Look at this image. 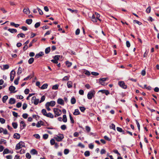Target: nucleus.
Returning <instances> with one entry per match:
<instances>
[{
    "label": "nucleus",
    "mask_w": 159,
    "mask_h": 159,
    "mask_svg": "<svg viewBox=\"0 0 159 159\" xmlns=\"http://www.w3.org/2000/svg\"><path fill=\"white\" fill-rule=\"evenodd\" d=\"M79 108L80 110L82 112H84L85 110V108L83 107H80Z\"/></svg>",
    "instance_id": "42"
},
{
    "label": "nucleus",
    "mask_w": 159,
    "mask_h": 159,
    "mask_svg": "<svg viewBox=\"0 0 159 159\" xmlns=\"http://www.w3.org/2000/svg\"><path fill=\"white\" fill-rule=\"evenodd\" d=\"M62 120L64 122H67V119L66 118V115H63Z\"/></svg>",
    "instance_id": "33"
},
{
    "label": "nucleus",
    "mask_w": 159,
    "mask_h": 159,
    "mask_svg": "<svg viewBox=\"0 0 159 159\" xmlns=\"http://www.w3.org/2000/svg\"><path fill=\"white\" fill-rule=\"evenodd\" d=\"M40 22H37L34 25V27L36 28H37L39 27L40 25Z\"/></svg>",
    "instance_id": "51"
},
{
    "label": "nucleus",
    "mask_w": 159,
    "mask_h": 159,
    "mask_svg": "<svg viewBox=\"0 0 159 159\" xmlns=\"http://www.w3.org/2000/svg\"><path fill=\"white\" fill-rule=\"evenodd\" d=\"M58 85L57 84L55 85H53L52 87V89H53L56 90L58 88Z\"/></svg>",
    "instance_id": "50"
},
{
    "label": "nucleus",
    "mask_w": 159,
    "mask_h": 159,
    "mask_svg": "<svg viewBox=\"0 0 159 159\" xmlns=\"http://www.w3.org/2000/svg\"><path fill=\"white\" fill-rule=\"evenodd\" d=\"M110 129H112L114 130H116L115 126L113 124H111V125L110 126Z\"/></svg>",
    "instance_id": "39"
},
{
    "label": "nucleus",
    "mask_w": 159,
    "mask_h": 159,
    "mask_svg": "<svg viewBox=\"0 0 159 159\" xmlns=\"http://www.w3.org/2000/svg\"><path fill=\"white\" fill-rule=\"evenodd\" d=\"M16 89V88L13 86H11L9 87V90L10 91L11 93H16V91H14V90Z\"/></svg>",
    "instance_id": "11"
},
{
    "label": "nucleus",
    "mask_w": 159,
    "mask_h": 159,
    "mask_svg": "<svg viewBox=\"0 0 159 159\" xmlns=\"http://www.w3.org/2000/svg\"><path fill=\"white\" fill-rule=\"evenodd\" d=\"M46 116L51 118H54L53 115L51 113H48L46 115Z\"/></svg>",
    "instance_id": "23"
},
{
    "label": "nucleus",
    "mask_w": 159,
    "mask_h": 159,
    "mask_svg": "<svg viewBox=\"0 0 159 159\" xmlns=\"http://www.w3.org/2000/svg\"><path fill=\"white\" fill-rule=\"evenodd\" d=\"M34 136L37 139H39L40 136L38 134H35L34 135Z\"/></svg>",
    "instance_id": "53"
},
{
    "label": "nucleus",
    "mask_w": 159,
    "mask_h": 159,
    "mask_svg": "<svg viewBox=\"0 0 159 159\" xmlns=\"http://www.w3.org/2000/svg\"><path fill=\"white\" fill-rule=\"evenodd\" d=\"M56 104V102L54 101H52L50 102H47L46 104L49 106L51 107L54 106Z\"/></svg>",
    "instance_id": "9"
},
{
    "label": "nucleus",
    "mask_w": 159,
    "mask_h": 159,
    "mask_svg": "<svg viewBox=\"0 0 159 159\" xmlns=\"http://www.w3.org/2000/svg\"><path fill=\"white\" fill-rule=\"evenodd\" d=\"M43 125V122L42 121H40L38 122L36 126L38 127H40L41 125Z\"/></svg>",
    "instance_id": "15"
},
{
    "label": "nucleus",
    "mask_w": 159,
    "mask_h": 159,
    "mask_svg": "<svg viewBox=\"0 0 159 159\" xmlns=\"http://www.w3.org/2000/svg\"><path fill=\"white\" fill-rule=\"evenodd\" d=\"M8 30L11 33H15L17 32V30L14 29H9Z\"/></svg>",
    "instance_id": "18"
},
{
    "label": "nucleus",
    "mask_w": 159,
    "mask_h": 159,
    "mask_svg": "<svg viewBox=\"0 0 159 159\" xmlns=\"http://www.w3.org/2000/svg\"><path fill=\"white\" fill-rule=\"evenodd\" d=\"M31 101L32 103H34V104L36 105L38 104L39 102V99H36V97L34 96L32 97Z\"/></svg>",
    "instance_id": "5"
},
{
    "label": "nucleus",
    "mask_w": 159,
    "mask_h": 159,
    "mask_svg": "<svg viewBox=\"0 0 159 159\" xmlns=\"http://www.w3.org/2000/svg\"><path fill=\"white\" fill-rule=\"evenodd\" d=\"M15 72L14 70H12L10 73V80L11 81L13 80L15 74Z\"/></svg>",
    "instance_id": "8"
},
{
    "label": "nucleus",
    "mask_w": 159,
    "mask_h": 159,
    "mask_svg": "<svg viewBox=\"0 0 159 159\" xmlns=\"http://www.w3.org/2000/svg\"><path fill=\"white\" fill-rule=\"evenodd\" d=\"M50 143L51 145H53L55 143V140L54 139H52L50 141Z\"/></svg>",
    "instance_id": "45"
},
{
    "label": "nucleus",
    "mask_w": 159,
    "mask_h": 159,
    "mask_svg": "<svg viewBox=\"0 0 159 159\" xmlns=\"http://www.w3.org/2000/svg\"><path fill=\"white\" fill-rule=\"evenodd\" d=\"M50 47H48L45 50V53L48 54L50 52Z\"/></svg>",
    "instance_id": "38"
},
{
    "label": "nucleus",
    "mask_w": 159,
    "mask_h": 159,
    "mask_svg": "<svg viewBox=\"0 0 159 159\" xmlns=\"http://www.w3.org/2000/svg\"><path fill=\"white\" fill-rule=\"evenodd\" d=\"M22 72V68L20 67H19L17 74L18 75H20Z\"/></svg>",
    "instance_id": "41"
},
{
    "label": "nucleus",
    "mask_w": 159,
    "mask_h": 159,
    "mask_svg": "<svg viewBox=\"0 0 159 159\" xmlns=\"http://www.w3.org/2000/svg\"><path fill=\"white\" fill-rule=\"evenodd\" d=\"M3 68L2 69V70H4L6 69H7L9 68V66L8 65H3Z\"/></svg>",
    "instance_id": "32"
},
{
    "label": "nucleus",
    "mask_w": 159,
    "mask_h": 159,
    "mask_svg": "<svg viewBox=\"0 0 159 159\" xmlns=\"http://www.w3.org/2000/svg\"><path fill=\"white\" fill-rule=\"evenodd\" d=\"M116 129L117 131L120 132H124V131L122 129L119 127H117Z\"/></svg>",
    "instance_id": "37"
},
{
    "label": "nucleus",
    "mask_w": 159,
    "mask_h": 159,
    "mask_svg": "<svg viewBox=\"0 0 159 159\" xmlns=\"http://www.w3.org/2000/svg\"><path fill=\"white\" fill-rule=\"evenodd\" d=\"M85 128L86 130L87 131V132H89L90 131V128L89 126H86L85 127Z\"/></svg>",
    "instance_id": "58"
},
{
    "label": "nucleus",
    "mask_w": 159,
    "mask_h": 159,
    "mask_svg": "<svg viewBox=\"0 0 159 159\" xmlns=\"http://www.w3.org/2000/svg\"><path fill=\"white\" fill-rule=\"evenodd\" d=\"M90 152L89 151H87L84 153V155L85 157H88L90 155Z\"/></svg>",
    "instance_id": "36"
},
{
    "label": "nucleus",
    "mask_w": 159,
    "mask_h": 159,
    "mask_svg": "<svg viewBox=\"0 0 159 159\" xmlns=\"http://www.w3.org/2000/svg\"><path fill=\"white\" fill-rule=\"evenodd\" d=\"M92 20L94 22H97V18L96 17L95 15L93 14L92 17Z\"/></svg>",
    "instance_id": "16"
},
{
    "label": "nucleus",
    "mask_w": 159,
    "mask_h": 159,
    "mask_svg": "<svg viewBox=\"0 0 159 159\" xmlns=\"http://www.w3.org/2000/svg\"><path fill=\"white\" fill-rule=\"evenodd\" d=\"M41 112L45 116H46V115L48 114L46 110L45 109H43L41 111Z\"/></svg>",
    "instance_id": "30"
},
{
    "label": "nucleus",
    "mask_w": 159,
    "mask_h": 159,
    "mask_svg": "<svg viewBox=\"0 0 159 159\" xmlns=\"http://www.w3.org/2000/svg\"><path fill=\"white\" fill-rule=\"evenodd\" d=\"M32 20L31 19H28L26 21V23L28 25L31 24L32 23Z\"/></svg>",
    "instance_id": "28"
},
{
    "label": "nucleus",
    "mask_w": 159,
    "mask_h": 159,
    "mask_svg": "<svg viewBox=\"0 0 159 159\" xmlns=\"http://www.w3.org/2000/svg\"><path fill=\"white\" fill-rule=\"evenodd\" d=\"M0 122L2 124H4L5 122V120L3 118L0 117Z\"/></svg>",
    "instance_id": "52"
},
{
    "label": "nucleus",
    "mask_w": 159,
    "mask_h": 159,
    "mask_svg": "<svg viewBox=\"0 0 159 159\" xmlns=\"http://www.w3.org/2000/svg\"><path fill=\"white\" fill-rule=\"evenodd\" d=\"M61 129L63 130H65L66 129V126L65 125H63L61 126Z\"/></svg>",
    "instance_id": "48"
},
{
    "label": "nucleus",
    "mask_w": 159,
    "mask_h": 159,
    "mask_svg": "<svg viewBox=\"0 0 159 159\" xmlns=\"http://www.w3.org/2000/svg\"><path fill=\"white\" fill-rule=\"evenodd\" d=\"M8 98V97L7 95L4 96L2 98V101L3 103H5L7 100Z\"/></svg>",
    "instance_id": "22"
},
{
    "label": "nucleus",
    "mask_w": 159,
    "mask_h": 159,
    "mask_svg": "<svg viewBox=\"0 0 159 159\" xmlns=\"http://www.w3.org/2000/svg\"><path fill=\"white\" fill-rule=\"evenodd\" d=\"M30 152L32 155L37 154L38 153L37 151L34 149H32L30 151Z\"/></svg>",
    "instance_id": "19"
},
{
    "label": "nucleus",
    "mask_w": 159,
    "mask_h": 159,
    "mask_svg": "<svg viewBox=\"0 0 159 159\" xmlns=\"http://www.w3.org/2000/svg\"><path fill=\"white\" fill-rule=\"evenodd\" d=\"M57 102L58 104L61 105H63L64 103V100L61 98H59L57 100Z\"/></svg>",
    "instance_id": "13"
},
{
    "label": "nucleus",
    "mask_w": 159,
    "mask_h": 159,
    "mask_svg": "<svg viewBox=\"0 0 159 159\" xmlns=\"http://www.w3.org/2000/svg\"><path fill=\"white\" fill-rule=\"evenodd\" d=\"M69 117L71 123L72 124L74 123V120L70 114L69 115Z\"/></svg>",
    "instance_id": "44"
},
{
    "label": "nucleus",
    "mask_w": 159,
    "mask_h": 159,
    "mask_svg": "<svg viewBox=\"0 0 159 159\" xmlns=\"http://www.w3.org/2000/svg\"><path fill=\"white\" fill-rule=\"evenodd\" d=\"M53 111L55 114L54 117H55L60 116L62 113L61 110L58 108H54Z\"/></svg>",
    "instance_id": "1"
},
{
    "label": "nucleus",
    "mask_w": 159,
    "mask_h": 159,
    "mask_svg": "<svg viewBox=\"0 0 159 159\" xmlns=\"http://www.w3.org/2000/svg\"><path fill=\"white\" fill-rule=\"evenodd\" d=\"M28 114L27 113H24L22 115V117L26 119L28 117Z\"/></svg>",
    "instance_id": "62"
},
{
    "label": "nucleus",
    "mask_w": 159,
    "mask_h": 159,
    "mask_svg": "<svg viewBox=\"0 0 159 159\" xmlns=\"http://www.w3.org/2000/svg\"><path fill=\"white\" fill-rule=\"evenodd\" d=\"M13 137L14 139H19L20 138V134L17 133H15L13 135Z\"/></svg>",
    "instance_id": "14"
},
{
    "label": "nucleus",
    "mask_w": 159,
    "mask_h": 159,
    "mask_svg": "<svg viewBox=\"0 0 159 159\" xmlns=\"http://www.w3.org/2000/svg\"><path fill=\"white\" fill-rule=\"evenodd\" d=\"M107 78H102L99 79V82L100 84L103 85H106L107 84L104 83V82L107 79Z\"/></svg>",
    "instance_id": "6"
},
{
    "label": "nucleus",
    "mask_w": 159,
    "mask_h": 159,
    "mask_svg": "<svg viewBox=\"0 0 159 159\" xmlns=\"http://www.w3.org/2000/svg\"><path fill=\"white\" fill-rule=\"evenodd\" d=\"M9 152V150L7 148H6L4 150L3 152V154H7Z\"/></svg>",
    "instance_id": "40"
},
{
    "label": "nucleus",
    "mask_w": 159,
    "mask_h": 159,
    "mask_svg": "<svg viewBox=\"0 0 159 159\" xmlns=\"http://www.w3.org/2000/svg\"><path fill=\"white\" fill-rule=\"evenodd\" d=\"M22 105V103L21 102H18L17 103V104L16 105V107L17 108H20V107Z\"/></svg>",
    "instance_id": "55"
},
{
    "label": "nucleus",
    "mask_w": 159,
    "mask_h": 159,
    "mask_svg": "<svg viewBox=\"0 0 159 159\" xmlns=\"http://www.w3.org/2000/svg\"><path fill=\"white\" fill-rule=\"evenodd\" d=\"M80 30L79 29H77L75 32V34L76 35H78L80 34Z\"/></svg>",
    "instance_id": "59"
},
{
    "label": "nucleus",
    "mask_w": 159,
    "mask_h": 159,
    "mask_svg": "<svg viewBox=\"0 0 159 159\" xmlns=\"http://www.w3.org/2000/svg\"><path fill=\"white\" fill-rule=\"evenodd\" d=\"M23 12L26 14H28L30 13V11L28 8H25L23 10Z\"/></svg>",
    "instance_id": "20"
},
{
    "label": "nucleus",
    "mask_w": 159,
    "mask_h": 159,
    "mask_svg": "<svg viewBox=\"0 0 159 159\" xmlns=\"http://www.w3.org/2000/svg\"><path fill=\"white\" fill-rule=\"evenodd\" d=\"M126 46L128 48H129L130 47V43L129 41H126Z\"/></svg>",
    "instance_id": "60"
},
{
    "label": "nucleus",
    "mask_w": 159,
    "mask_h": 159,
    "mask_svg": "<svg viewBox=\"0 0 159 159\" xmlns=\"http://www.w3.org/2000/svg\"><path fill=\"white\" fill-rule=\"evenodd\" d=\"M113 152L115 153H116V154H118V155H119V156H120V154L118 152V151L117 150H114L113 151Z\"/></svg>",
    "instance_id": "63"
},
{
    "label": "nucleus",
    "mask_w": 159,
    "mask_h": 159,
    "mask_svg": "<svg viewBox=\"0 0 159 159\" xmlns=\"http://www.w3.org/2000/svg\"><path fill=\"white\" fill-rule=\"evenodd\" d=\"M20 129L21 130L23 129H24L25 127L26 126V125L25 124L24 122L23 121H21L20 122Z\"/></svg>",
    "instance_id": "10"
},
{
    "label": "nucleus",
    "mask_w": 159,
    "mask_h": 159,
    "mask_svg": "<svg viewBox=\"0 0 159 159\" xmlns=\"http://www.w3.org/2000/svg\"><path fill=\"white\" fill-rule=\"evenodd\" d=\"M118 84L124 89H126L127 88V86L125 85L124 82L123 81H119L118 82Z\"/></svg>",
    "instance_id": "7"
},
{
    "label": "nucleus",
    "mask_w": 159,
    "mask_h": 159,
    "mask_svg": "<svg viewBox=\"0 0 159 159\" xmlns=\"http://www.w3.org/2000/svg\"><path fill=\"white\" fill-rule=\"evenodd\" d=\"M15 102L16 100L15 99L13 98H11L9 99V103L11 104H15Z\"/></svg>",
    "instance_id": "12"
},
{
    "label": "nucleus",
    "mask_w": 159,
    "mask_h": 159,
    "mask_svg": "<svg viewBox=\"0 0 159 159\" xmlns=\"http://www.w3.org/2000/svg\"><path fill=\"white\" fill-rule=\"evenodd\" d=\"M64 136L63 134H59L58 135L54 137V138L57 142L61 141L64 138Z\"/></svg>",
    "instance_id": "2"
},
{
    "label": "nucleus",
    "mask_w": 159,
    "mask_h": 159,
    "mask_svg": "<svg viewBox=\"0 0 159 159\" xmlns=\"http://www.w3.org/2000/svg\"><path fill=\"white\" fill-rule=\"evenodd\" d=\"M17 36L18 38H19L20 37H21L22 38H25V34L22 33L18 34L17 35Z\"/></svg>",
    "instance_id": "26"
},
{
    "label": "nucleus",
    "mask_w": 159,
    "mask_h": 159,
    "mask_svg": "<svg viewBox=\"0 0 159 159\" xmlns=\"http://www.w3.org/2000/svg\"><path fill=\"white\" fill-rule=\"evenodd\" d=\"M25 146V143L22 141H20L16 144L15 149L16 150H18Z\"/></svg>",
    "instance_id": "3"
},
{
    "label": "nucleus",
    "mask_w": 159,
    "mask_h": 159,
    "mask_svg": "<svg viewBox=\"0 0 159 159\" xmlns=\"http://www.w3.org/2000/svg\"><path fill=\"white\" fill-rule=\"evenodd\" d=\"M37 9L39 14L42 15L43 14V12L42 11L40 8L38 7L37 8Z\"/></svg>",
    "instance_id": "64"
},
{
    "label": "nucleus",
    "mask_w": 159,
    "mask_h": 159,
    "mask_svg": "<svg viewBox=\"0 0 159 159\" xmlns=\"http://www.w3.org/2000/svg\"><path fill=\"white\" fill-rule=\"evenodd\" d=\"M95 93L94 90H92L89 92L87 94V98L89 99H91L94 96Z\"/></svg>",
    "instance_id": "4"
},
{
    "label": "nucleus",
    "mask_w": 159,
    "mask_h": 159,
    "mask_svg": "<svg viewBox=\"0 0 159 159\" xmlns=\"http://www.w3.org/2000/svg\"><path fill=\"white\" fill-rule=\"evenodd\" d=\"M27 107V104L26 103L23 104L22 106V108L23 110H25Z\"/></svg>",
    "instance_id": "56"
},
{
    "label": "nucleus",
    "mask_w": 159,
    "mask_h": 159,
    "mask_svg": "<svg viewBox=\"0 0 159 159\" xmlns=\"http://www.w3.org/2000/svg\"><path fill=\"white\" fill-rule=\"evenodd\" d=\"M84 72L85 75H90V72L88 70H85L84 71Z\"/></svg>",
    "instance_id": "54"
},
{
    "label": "nucleus",
    "mask_w": 159,
    "mask_h": 159,
    "mask_svg": "<svg viewBox=\"0 0 159 159\" xmlns=\"http://www.w3.org/2000/svg\"><path fill=\"white\" fill-rule=\"evenodd\" d=\"M106 152V151L104 149H101L100 151V153L101 154H105Z\"/></svg>",
    "instance_id": "57"
},
{
    "label": "nucleus",
    "mask_w": 159,
    "mask_h": 159,
    "mask_svg": "<svg viewBox=\"0 0 159 159\" xmlns=\"http://www.w3.org/2000/svg\"><path fill=\"white\" fill-rule=\"evenodd\" d=\"M69 152V150L68 149H65L64 150V153L66 155Z\"/></svg>",
    "instance_id": "46"
},
{
    "label": "nucleus",
    "mask_w": 159,
    "mask_h": 159,
    "mask_svg": "<svg viewBox=\"0 0 159 159\" xmlns=\"http://www.w3.org/2000/svg\"><path fill=\"white\" fill-rule=\"evenodd\" d=\"M10 24L11 25L14 26L16 28L18 27L20 25L19 24H16L14 22H11Z\"/></svg>",
    "instance_id": "34"
},
{
    "label": "nucleus",
    "mask_w": 159,
    "mask_h": 159,
    "mask_svg": "<svg viewBox=\"0 0 159 159\" xmlns=\"http://www.w3.org/2000/svg\"><path fill=\"white\" fill-rule=\"evenodd\" d=\"M48 86V84H44L40 88L41 89H46Z\"/></svg>",
    "instance_id": "25"
},
{
    "label": "nucleus",
    "mask_w": 159,
    "mask_h": 159,
    "mask_svg": "<svg viewBox=\"0 0 159 159\" xmlns=\"http://www.w3.org/2000/svg\"><path fill=\"white\" fill-rule=\"evenodd\" d=\"M43 138L45 139H47L48 137V135L47 134H44L43 135Z\"/></svg>",
    "instance_id": "49"
},
{
    "label": "nucleus",
    "mask_w": 159,
    "mask_h": 159,
    "mask_svg": "<svg viewBox=\"0 0 159 159\" xmlns=\"http://www.w3.org/2000/svg\"><path fill=\"white\" fill-rule=\"evenodd\" d=\"M76 102V99L74 97H73L71 99V103L72 104H74Z\"/></svg>",
    "instance_id": "29"
},
{
    "label": "nucleus",
    "mask_w": 159,
    "mask_h": 159,
    "mask_svg": "<svg viewBox=\"0 0 159 159\" xmlns=\"http://www.w3.org/2000/svg\"><path fill=\"white\" fill-rule=\"evenodd\" d=\"M72 82L71 81H69L67 83V85L68 88H71L72 87Z\"/></svg>",
    "instance_id": "24"
},
{
    "label": "nucleus",
    "mask_w": 159,
    "mask_h": 159,
    "mask_svg": "<svg viewBox=\"0 0 159 159\" xmlns=\"http://www.w3.org/2000/svg\"><path fill=\"white\" fill-rule=\"evenodd\" d=\"M44 55L43 53L42 52H40L38 54H37L35 56V58H38Z\"/></svg>",
    "instance_id": "17"
},
{
    "label": "nucleus",
    "mask_w": 159,
    "mask_h": 159,
    "mask_svg": "<svg viewBox=\"0 0 159 159\" xmlns=\"http://www.w3.org/2000/svg\"><path fill=\"white\" fill-rule=\"evenodd\" d=\"M12 126L14 128L16 129L17 128L18 124L16 122H13L12 123Z\"/></svg>",
    "instance_id": "31"
},
{
    "label": "nucleus",
    "mask_w": 159,
    "mask_h": 159,
    "mask_svg": "<svg viewBox=\"0 0 159 159\" xmlns=\"http://www.w3.org/2000/svg\"><path fill=\"white\" fill-rule=\"evenodd\" d=\"M30 90L29 89H26L24 91L25 93L26 94H27L29 93Z\"/></svg>",
    "instance_id": "61"
},
{
    "label": "nucleus",
    "mask_w": 159,
    "mask_h": 159,
    "mask_svg": "<svg viewBox=\"0 0 159 159\" xmlns=\"http://www.w3.org/2000/svg\"><path fill=\"white\" fill-rule=\"evenodd\" d=\"M45 97L44 96H42L40 100L39 101V103H40L43 102L45 99Z\"/></svg>",
    "instance_id": "43"
},
{
    "label": "nucleus",
    "mask_w": 159,
    "mask_h": 159,
    "mask_svg": "<svg viewBox=\"0 0 159 159\" xmlns=\"http://www.w3.org/2000/svg\"><path fill=\"white\" fill-rule=\"evenodd\" d=\"M34 59L33 57L30 58L28 60V63L30 64H32L34 62Z\"/></svg>",
    "instance_id": "27"
},
{
    "label": "nucleus",
    "mask_w": 159,
    "mask_h": 159,
    "mask_svg": "<svg viewBox=\"0 0 159 159\" xmlns=\"http://www.w3.org/2000/svg\"><path fill=\"white\" fill-rule=\"evenodd\" d=\"M74 115H77L80 114L79 110L78 109H76L75 110L74 112L73 113Z\"/></svg>",
    "instance_id": "21"
},
{
    "label": "nucleus",
    "mask_w": 159,
    "mask_h": 159,
    "mask_svg": "<svg viewBox=\"0 0 159 159\" xmlns=\"http://www.w3.org/2000/svg\"><path fill=\"white\" fill-rule=\"evenodd\" d=\"M66 64L67 66L68 67H70L72 65V63L71 62H69L68 61H66Z\"/></svg>",
    "instance_id": "35"
},
{
    "label": "nucleus",
    "mask_w": 159,
    "mask_h": 159,
    "mask_svg": "<svg viewBox=\"0 0 159 159\" xmlns=\"http://www.w3.org/2000/svg\"><path fill=\"white\" fill-rule=\"evenodd\" d=\"M25 156L28 159H30L31 158V156L29 153H27L26 154Z\"/></svg>",
    "instance_id": "47"
}]
</instances>
